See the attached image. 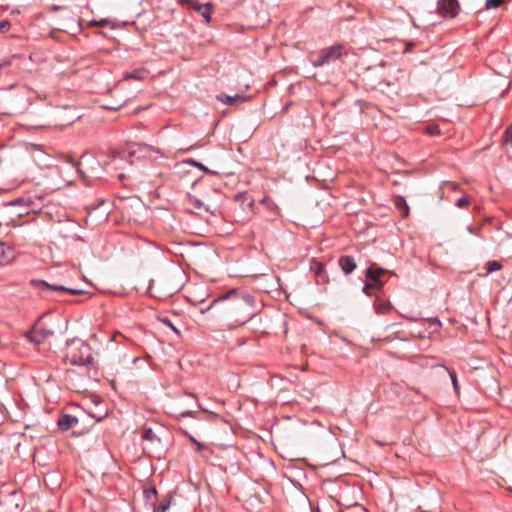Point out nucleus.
Instances as JSON below:
<instances>
[{"label": "nucleus", "instance_id": "6", "mask_svg": "<svg viewBox=\"0 0 512 512\" xmlns=\"http://www.w3.org/2000/svg\"><path fill=\"white\" fill-rule=\"evenodd\" d=\"M54 332L46 327H44L39 321L35 323L32 328L25 333V337L29 340V342L40 345L50 336H52Z\"/></svg>", "mask_w": 512, "mask_h": 512}, {"label": "nucleus", "instance_id": "45", "mask_svg": "<svg viewBox=\"0 0 512 512\" xmlns=\"http://www.w3.org/2000/svg\"><path fill=\"white\" fill-rule=\"evenodd\" d=\"M119 178H120V179H124V178H125V175H124V174H119Z\"/></svg>", "mask_w": 512, "mask_h": 512}, {"label": "nucleus", "instance_id": "25", "mask_svg": "<svg viewBox=\"0 0 512 512\" xmlns=\"http://www.w3.org/2000/svg\"><path fill=\"white\" fill-rule=\"evenodd\" d=\"M144 494L147 500L152 501L157 499V490L155 487L144 490Z\"/></svg>", "mask_w": 512, "mask_h": 512}, {"label": "nucleus", "instance_id": "18", "mask_svg": "<svg viewBox=\"0 0 512 512\" xmlns=\"http://www.w3.org/2000/svg\"><path fill=\"white\" fill-rule=\"evenodd\" d=\"M142 439L151 443L160 442V438L156 435L152 428H144L142 432Z\"/></svg>", "mask_w": 512, "mask_h": 512}, {"label": "nucleus", "instance_id": "29", "mask_svg": "<svg viewBox=\"0 0 512 512\" xmlns=\"http://www.w3.org/2000/svg\"><path fill=\"white\" fill-rule=\"evenodd\" d=\"M469 204H470V200H469V198H468V197H466V196H463V197L459 198V199L456 201V203H455V205H456L458 208H465V207H467Z\"/></svg>", "mask_w": 512, "mask_h": 512}, {"label": "nucleus", "instance_id": "35", "mask_svg": "<svg viewBox=\"0 0 512 512\" xmlns=\"http://www.w3.org/2000/svg\"><path fill=\"white\" fill-rule=\"evenodd\" d=\"M107 24H108V20L107 19H101L100 21L93 20V21L90 22V25H92V26H95V25L105 26Z\"/></svg>", "mask_w": 512, "mask_h": 512}, {"label": "nucleus", "instance_id": "17", "mask_svg": "<svg viewBox=\"0 0 512 512\" xmlns=\"http://www.w3.org/2000/svg\"><path fill=\"white\" fill-rule=\"evenodd\" d=\"M3 246H4V244L1 245V248H2V252H1V255H0V264L1 265L9 263L15 257V252H14V249L12 247H8L7 250H5L3 248Z\"/></svg>", "mask_w": 512, "mask_h": 512}, {"label": "nucleus", "instance_id": "3", "mask_svg": "<svg viewBox=\"0 0 512 512\" xmlns=\"http://www.w3.org/2000/svg\"><path fill=\"white\" fill-rule=\"evenodd\" d=\"M345 54H347L345 46L342 44H336L321 49L311 62L314 67H323L335 62Z\"/></svg>", "mask_w": 512, "mask_h": 512}, {"label": "nucleus", "instance_id": "32", "mask_svg": "<svg viewBox=\"0 0 512 512\" xmlns=\"http://www.w3.org/2000/svg\"><path fill=\"white\" fill-rule=\"evenodd\" d=\"M449 375H450L454 390L456 392H458L459 384H458L457 375H456L455 371H449Z\"/></svg>", "mask_w": 512, "mask_h": 512}, {"label": "nucleus", "instance_id": "7", "mask_svg": "<svg viewBox=\"0 0 512 512\" xmlns=\"http://www.w3.org/2000/svg\"><path fill=\"white\" fill-rule=\"evenodd\" d=\"M460 5L458 0H439L437 3V12L439 15L453 19L458 16Z\"/></svg>", "mask_w": 512, "mask_h": 512}, {"label": "nucleus", "instance_id": "11", "mask_svg": "<svg viewBox=\"0 0 512 512\" xmlns=\"http://www.w3.org/2000/svg\"><path fill=\"white\" fill-rule=\"evenodd\" d=\"M78 423L77 417L70 414H62L57 420L59 430L65 432Z\"/></svg>", "mask_w": 512, "mask_h": 512}, {"label": "nucleus", "instance_id": "15", "mask_svg": "<svg viewBox=\"0 0 512 512\" xmlns=\"http://www.w3.org/2000/svg\"><path fill=\"white\" fill-rule=\"evenodd\" d=\"M27 210H18L16 208L10 209L8 214H5V218H1L6 225L14 224L15 221L22 217L24 214H27Z\"/></svg>", "mask_w": 512, "mask_h": 512}, {"label": "nucleus", "instance_id": "31", "mask_svg": "<svg viewBox=\"0 0 512 512\" xmlns=\"http://www.w3.org/2000/svg\"><path fill=\"white\" fill-rule=\"evenodd\" d=\"M430 327L436 332L441 327V321L438 318H430L429 320Z\"/></svg>", "mask_w": 512, "mask_h": 512}, {"label": "nucleus", "instance_id": "2", "mask_svg": "<svg viewBox=\"0 0 512 512\" xmlns=\"http://www.w3.org/2000/svg\"><path fill=\"white\" fill-rule=\"evenodd\" d=\"M65 360L73 366L91 368L94 357L91 346L80 338H73L66 342Z\"/></svg>", "mask_w": 512, "mask_h": 512}, {"label": "nucleus", "instance_id": "47", "mask_svg": "<svg viewBox=\"0 0 512 512\" xmlns=\"http://www.w3.org/2000/svg\"><path fill=\"white\" fill-rule=\"evenodd\" d=\"M389 306H390L389 304H388V305H386V306H383V309H388V308H389Z\"/></svg>", "mask_w": 512, "mask_h": 512}, {"label": "nucleus", "instance_id": "43", "mask_svg": "<svg viewBox=\"0 0 512 512\" xmlns=\"http://www.w3.org/2000/svg\"><path fill=\"white\" fill-rule=\"evenodd\" d=\"M195 445H196L197 451H201L204 448V445L200 442H196Z\"/></svg>", "mask_w": 512, "mask_h": 512}, {"label": "nucleus", "instance_id": "10", "mask_svg": "<svg viewBox=\"0 0 512 512\" xmlns=\"http://www.w3.org/2000/svg\"><path fill=\"white\" fill-rule=\"evenodd\" d=\"M338 265L345 275L351 274L357 267L354 257L342 255L338 259Z\"/></svg>", "mask_w": 512, "mask_h": 512}, {"label": "nucleus", "instance_id": "1", "mask_svg": "<svg viewBox=\"0 0 512 512\" xmlns=\"http://www.w3.org/2000/svg\"><path fill=\"white\" fill-rule=\"evenodd\" d=\"M217 306H221L227 319L232 321L233 327H239L248 322L261 320L258 315L254 296L237 289H232L213 300L206 310Z\"/></svg>", "mask_w": 512, "mask_h": 512}, {"label": "nucleus", "instance_id": "41", "mask_svg": "<svg viewBox=\"0 0 512 512\" xmlns=\"http://www.w3.org/2000/svg\"><path fill=\"white\" fill-rule=\"evenodd\" d=\"M70 163L72 164V166H74V167L77 169V171H78L79 173H81V169H80V167H79V163H78V162H76V161H74L73 159H71V160H70Z\"/></svg>", "mask_w": 512, "mask_h": 512}, {"label": "nucleus", "instance_id": "40", "mask_svg": "<svg viewBox=\"0 0 512 512\" xmlns=\"http://www.w3.org/2000/svg\"><path fill=\"white\" fill-rule=\"evenodd\" d=\"M479 229H480V228H474V227H473V226H471V225L467 226V231H468L469 233H471V234H477Z\"/></svg>", "mask_w": 512, "mask_h": 512}, {"label": "nucleus", "instance_id": "22", "mask_svg": "<svg viewBox=\"0 0 512 512\" xmlns=\"http://www.w3.org/2000/svg\"><path fill=\"white\" fill-rule=\"evenodd\" d=\"M502 145L504 147H507L508 145L512 146V124L504 131Z\"/></svg>", "mask_w": 512, "mask_h": 512}, {"label": "nucleus", "instance_id": "36", "mask_svg": "<svg viewBox=\"0 0 512 512\" xmlns=\"http://www.w3.org/2000/svg\"><path fill=\"white\" fill-rule=\"evenodd\" d=\"M426 130H427V132H428L429 134H436V133H439V129H438V127H437V126H428V127L426 128Z\"/></svg>", "mask_w": 512, "mask_h": 512}, {"label": "nucleus", "instance_id": "24", "mask_svg": "<svg viewBox=\"0 0 512 512\" xmlns=\"http://www.w3.org/2000/svg\"><path fill=\"white\" fill-rule=\"evenodd\" d=\"M502 268V264L499 261L493 260L486 263L487 273L498 271Z\"/></svg>", "mask_w": 512, "mask_h": 512}, {"label": "nucleus", "instance_id": "27", "mask_svg": "<svg viewBox=\"0 0 512 512\" xmlns=\"http://www.w3.org/2000/svg\"><path fill=\"white\" fill-rule=\"evenodd\" d=\"M504 0H486V9H496L502 5Z\"/></svg>", "mask_w": 512, "mask_h": 512}, {"label": "nucleus", "instance_id": "37", "mask_svg": "<svg viewBox=\"0 0 512 512\" xmlns=\"http://www.w3.org/2000/svg\"><path fill=\"white\" fill-rule=\"evenodd\" d=\"M64 9H66V7L65 6H60V5H52L50 7V10L52 12H57V11H61V10H64Z\"/></svg>", "mask_w": 512, "mask_h": 512}, {"label": "nucleus", "instance_id": "13", "mask_svg": "<svg viewBox=\"0 0 512 512\" xmlns=\"http://www.w3.org/2000/svg\"><path fill=\"white\" fill-rule=\"evenodd\" d=\"M311 270L315 273L318 281L328 282V275L326 272L325 265L318 261H313L311 263Z\"/></svg>", "mask_w": 512, "mask_h": 512}, {"label": "nucleus", "instance_id": "44", "mask_svg": "<svg viewBox=\"0 0 512 512\" xmlns=\"http://www.w3.org/2000/svg\"><path fill=\"white\" fill-rule=\"evenodd\" d=\"M191 415H192L191 411H185V412L181 413L182 417H188V416H191Z\"/></svg>", "mask_w": 512, "mask_h": 512}, {"label": "nucleus", "instance_id": "12", "mask_svg": "<svg viewBox=\"0 0 512 512\" xmlns=\"http://www.w3.org/2000/svg\"><path fill=\"white\" fill-rule=\"evenodd\" d=\"M216 99L226 105H234L238 102L247 101L248 97L243 94H235L233 96L226 94H219L216 96Z\"/></svg>", "mask_w": 512, "mask_h": 512}, {"label": "nucleus", "instance_id": "28", "mask_svg": "<svg viewBox=\"0 0 512 512\" xmlns=\"http://www.w3.org/2000/svg\"><path fill=\"white\" fill-rule=\"evenodd\" d=\"M159 320L166 326L170 327L177 335H180L179 330L173 325L172 321L167 317L159 318Z\"/></svg>", "mask_w": 512, "mask_h": 512}, {"label": "nucleus", "instance_id": "23", "mask_svg": "<svg viewBox=\"0 0 512 512\" xmlns=\"http://www.w3.org/2000/svg\"><path fill=\"white\" fill-rule=\"evenodd\" d=\"M56 292H65V293H69L71 295H82V294L86 293L84 290L72 289V288L65 287L63 285H60L58 288H56Z\"/></svg>", "mask_w": 512, "mask_h": 512}, {"label": "nucleus", "instance_id": "42", "mask_svg": "<svg viewBox=\"0 0 512 512\" xmlns=\"http://www.w3.org/2000/svg\"><path fill=\"white\" fill-rule=\"evenodd\" d=\"M4 419H5V416L2 411V406L0 405V425L3 423Z\"/></svg>", "mask_w": 512, "mask_h": 512}, {"label": "nucleus", "instance_id": "48", "mask_svg": "<svg viewBox=\"0 0 512 512\" xmlns=\"http://www.w3.org/2000/svg\"><path fill=\"white\" fill-rule=\"evenodd\" d=\"M389 306H390L389 304H388V305H386V306H383V309H388V308H389Z\"/></svg>", "mask_w": 512, "mask_h": 512}, {"label": "nucleus", "instance_id": "46", "mask_svg": "<svg viewBox=\"0 0 512 512\" xmlns=\"http://www.w3.org/2000/svg\"><path fill=\"white\" fill-rule=\"evenodd\" d=\"M191 440H192V442H193L194 444H196V442H198V441H197L195 438H193V437L191 438Z\"/></svg>", "mask_w": 512, "mask_h": 512}, {"label": "nucleus", "instance_id": "34", "mask_svg": "<svg viewBox=\"0 0 512 512\" xmlns=\"http://www.w3.org/2000/svg\"><path fill=\"white\" fill-rule=\"evenodd\" d=\"M376 288L370 281H368L367 283H365L364 287H363V292L370 296L371 295V290Z\"/></svg>", "mask_w": 512, "mask_h": 512}, {"label": "nucleus", "instance_id": "4", "mask_svg": "<svg viewBox=\"0 0 512 512\" xmlns=\"http://www.w3.org/2000/svg\"><path fill=\"white\" fill-rule=\"evenodd\" d=\"M35 201L30 196H22L12 201L5 202L0 207V217L5 218L10 209L27 210L28 212L34 211Z\"/></svg>", "mask_w": 512, "mask_h": 512}, {"label": "nucleus", "instance_id": "39", "mask_svg": "<svg viewBox=\"0 0 512 512\" xmlns=\"http://www.w3.org/2000/svg\"><path fill=\"white\" fill-rule=\"evenodd\" d=\"M121 107H122V104H119L117 106H114V104H111V106L110 105H105L104 106L105 109H107V110H114V111L120 109Z\"/></svg>", "mask_w": 512, "mask_h": 512}, {"label": "nucleus", "instance_id": "8", "mask_svg": "<svg viewBox=\"0 0 512 512\" xmlns=\"http://www.w3.org/2000/svg\"><path fill=\"white\" fill-rule=\"evenodd\" d=\"M180 2L181 4L186 5L191 9L199 12L207 24L211 22V13L213 5L210 2L204 4L194 0H181Z\"/></svg>", "mask_w": 512, "mask_h": 512}, {"label": "nucleus", "instance_id": "19", "mask_svg": "<svg viewBox=\"0 0 512 512\" xmlns=\"http://www.w3.org/2000/svg\"><path fill=\"white\" fill-rule=\"evenodd\" d=\"M145 74H146L145 70L137 69L130 73H126L124 76V80H130V79L142 80L144 78Z\"/></svg>", "mask_w": 512, "mask_h": 512}, {"label": "nucleus", "instance_id": "33", "mask_svg": "<svg viewBox=\"0 0 512 512\" xmlns=\"http://www.w3.org/2000/svg\"><path fill=\"white\" fill-rule=\"evenodd\" d=\"M11 27V23L8 20H3L0 22V33H5Z\"/></svg>", "mask_w": 512, "mask_h": 512}, {"label": "nucleus", "instance_id": "5", "mask_svg": "<svg viewBox=\"0 0 512 512\" xmlns=\"http://www.w3.org/2000/svg\"><path fill=\"white\" fill-rule=\"evenodd\" d=\"M154 153H159V150L145 143H131L127 147V154L130 159L151 158Z\"/></svg>", "mask_w": 512, "mask_h": 512}, {"label": "nucleus", "instance_id": "26", "mask_svg": "<svg viewBox=\"0 0 512 512\" xmlns=\"http://www.w3.org/2000/svg\"><path fill=\"white\" fill-rule=\"evenodd\" d=\"M170 507V501L168 499H163L159 505L155 508V512H166Z\"/></svg>", "mask_w": 512, "mask_h": 512}, {"label": "nucleus", "instance_id": "38", "mask_svg": "<svg viewBox=\"0 0 512 512\" xmlns=\"http://www.w3.org/2000/svg\"><path fill=\"white\" fill-rule=\"evenodd\" d=\"M121 107H122V104H119L117 106H114V104H111V106L110 105H105L104 106L105 109H107V110H114V111L120 109Z\"/></svg>", "mask_w": 512, "mask_h": 512}, {"label": "nucleus", "instance_id": "21", "mask_svg": "<svg viewBox=\"0 0 512 512\" xmlns=\"http://www.w3.org/2000/svg\"><path fill=\"white\" fill-rule=\"evenodd\" d=\"M187 164L191 165V166H194V167H197L198 169L204 171L205 173H208V174H216V172L214 171H211L210 169H208L206 166H204L201 162L195 160V159H187L185 161Z\"/></svg>", "mask_w": 512, "mask_h": 512}, {"label": "nucleus", "instance_id": "16", "mask_svg": "<svg viewBox=\"0 0 512 512\" xmlns=\"http://www.w3.org/2000/svg\"><path fill=\"white\" fill-rule=\"evenodd\" d=\"M394 206L402 217H407L409 215V206L404 197L396 196L394 199Z\"/></svg>", "mask_w": 512, "mask_h": 512}, {"label": "nucleus", "instance_id": "14", "mask_svg": "<svg viewBox=\"0 0 512 512\" xmlns=\"http://www.w3.org/2000/svg\"><path fill=\"white\" fill-rule=\"evenodd\" d=\"M30 284H31V286H33L34 288H36L42 292L56 291V288H58L60 286V285L49 284L47 281L41 280V279H32L30 281Z\"/></svg>", "mask_w": 512, "mask_h": 512}, {"label": "nucleus", "instance_id": "9", "mask_svg": "<svg viewBox=\"0 0 512 512\" xmlns=\"http://www.w3.org/2000/svg\"><path fill=\"white\" fill-rule=\"evenodd\" d=\"M387 273L386 269L380 267H368L365 270V277L370 281L377 289L381 290L384 286V282L381 277Z\"/></svg>", "mask_w": 512, "mask_h": 512}, {"label": "nucleus", "instance_id": "20", "mask_svg": "<svg viewBox=\"0 0 512 512\" xmlns=\"http://www.w3.org/2000/svg\"><path fill=\"white\" fill-rule=\"evenodd\" d=\"M66 29L70 30L72 33H78L82 30V25L80 21L71 18L69 23L66 25Z\"/></svg>", "mask_w": 512, "mask_h": 512}, {"label": "nucleus", "instance_id": "30", "mask_svg": "<svg viewBox=\"0 0 512 512\" xmlns=\"http://www.w3.org/2000/svg\"><path fill=\"white\" fill-rule=\"evenodd\" d=\"M190 202L197 209L204 208L206 211H210L209 207L205 206L204 203L198 198H193L190 200Z\"/></svg>", "mask_w": 512, "mask_h": 512}]
</instances>
